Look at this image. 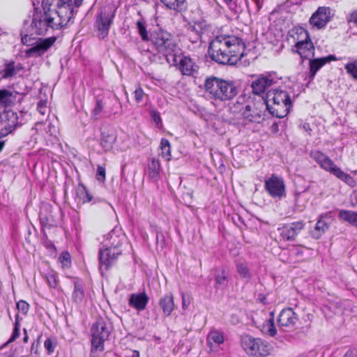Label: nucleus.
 <instances>
[{
    "label": "nucleus",
    "mask_w": 357,
    "mask_h": 357,
    "mask_svg": "<svg viewBox=\"0 0 357 357\" xmlns=\"http://www.w3.org/2000/svg\"><path fill=\"white\" fill-rule=\"evenodd\" d=\"M17 308L25 314L29 311V305L26 301L21 300L17 303Z\"/></svg>",
    "instance_id": "45"
},
{
    "label": "nucleus",
    "mask_w": 357,
    "mask_h": 357,
    "mask_svg": "<svg viewBox=\"0 0 357 357\" xmlns=\"http://www.w3.org/2000/svg\"><path fill=\"white\" fill-rule=\"evenodd\" d=\"M264 188L273 198L280 199L286 196L284 180L277 175L273 174L270 178L265 179Z\"/></svg>",
    "instance_id": "11"
},
{
    "label": "nucleus",
    "mask_w": 357,
    "mask_h": 357,
    "mask_svg": "<svg viewBox=\"0 0 357 357\" xmlns=\"http://www.w3.org/2000/svg\"><path fill=\"white\" fill-rule=\"evenodd\" d=\"M265 331L271 337H273L277 333V330L274 324L273 317L269 319L266 326H264Z\"/></svg>",
    "instance_id": "39"
},
{
    "label": "nucleus",
    "mask_w": 357,
    "mask_h": 357,
    "mask_svg": "<svg viewBox=\"0 0 357 357\" xmlns=\"http://www.w3.org/2000/svg\"><path fill=\"white\" fill-rule=\"evenodd\" d=\"M138 33L140 35L143 41H148L150 40L148 32L145 26V22L143 20H138L136 23Z\"/></svg>",
    "instance_id": "37"
},
{
    "label": "nucleus",
    "mask_w": 357,
    "mask_h": 357,
    "mask_svg": "<svg viewBox=\"0 0 357 357\" xmlns=\"http://www.w3.org/2000/svg\"><path fill=\"white\" fill-rule=\"evenodd\" d=\"M23 113L20 116L12 110H6L0 114V138L11 133L17 126H22Z\"/></svg>",
    "instance_id": "9"
},
{
    "label": "nucleus",
    "mask_w": 357,
    "mask_h": 357,
    "mask_svg": "<svg viewBox=\"0 0 357 357\" xmlns=\"http://www.w3.org/2000/svg\"><path fill=\"white\" fill-rule=\"evenodd\" d=\"M45 348L48 351L49 354H51L54 351V347L52 344V342L50 339H47L44 342Z\"/></svg>",
    "instance_id": "52"
},
{
    "label": "nucleus",
    "mask_w": 357,
    "mask_h": 357,
    "mask_svg": "<svg viewBox=\"0 0 357 357\" xmlns=\"http://www.w3.org/2000/svg\"><path fill=\"white\" fill-rule=\"evenodd\" d=\"M150 40L153 48L165 56L169 63V56L175 55L178 51L174 36L167 31L160 29L153 31L151 33Z\"/></svg>",
    "instance_id": "5"
},
{
    "label": "nucleus",
    "mask_w": 357,
    "mask_h": 357,
    "mask_svg": "<svg viewBox=\"0 0 357 357\" xmlns=\"http://www.w3.org/2000/svg\"><path fill=\"white\" fill-rule=\"evenodd\" d=\"M19 335H20V324L17 321H15L13 333L12 337L10 339L9 342L14 341L16 338H17L19 337Z\"/></svg>",
    "instance_id": "48"
},
{
    "label": "nucleus",
    "mask_w": 357,
    "mask_h": 357,
    "mask_svg": "<svg viewBox=\"0 0 357 357\" xmlns=\"http://www.w3.org/2000/svg\"><path fill=\"white\" fill-rule=\"evenodd\" d=\"M161 156L169 160L171 158V146L169 140L162 138L160 142Z\"/></svg>",
    "instance_id": "35"
},
{
    "label": "nucleus",
    "mask_w": 357,
    "mask_h": 357,
    "mask_svg": "<svg viewBox=\"0 0 357 357\" xmlns=\"http://www.w3.org/2000/svg\"><path fill=\"white\" fill-rule=\"evenodd\" d=\"M56 40V38L54 36L47 38H39L31 45V47L25 51L26 56L28 57H38L42 56L54 45Z\"/></svg>",
    "instance_id": "12"
},
{
    "label": "nucleus",
    "mask_w": 357,
    "mask_h": 357,
    "mask_svg": "<svg viewBox=\"0 0 357 357\" xmlns=\"http://www.w3.org/2000/svg\"><path fill=\"white\" fill-rule=\"evenodd\" d=\"M276 83L277 80L275 79L274 75H261L252 82L251 87L254 94L260 96Z\"/></svg>",
    "instance_id": "14"
},
{
    "label": "nucleus",
    "mask_w": 357,
    "mask_h": 357,
    "mask_svg": "<svg viewBox=\"0 0 357 357\" xmlns=\"http://www.w3.org/2000/svg\"><path fill=\"white\" fill-rule=\"evenodd\" d=\"M114 16L115 10L111 8H104L98 13L94 26L99 38L103 39L108 35Z\"/></svg>",
    "instance_id": "10"
},
{
    "label": "nucleus",
    "mask_w": 357,
    "mask_h": 357,
    "mask_svg": "<svg viewBox=\"0 0 357 357\" xmlns=\"http://www.w3.org/2000/svg\"><path fill=\"white\" fill-rule=\"evenodd\" d=\"M304 226L303 222L298 221L284 225L279 227L278 230L283 240L294 241Z\"/></svg>",
    "instance_id": "18"
},
{
    "label": "nucleus",
    "mask_w": 357,
    "mask_h": 357,
    "mask_svg": "<svg viewBox=\"0 0 357 357\" xmlns=\"http://www.w3.org/2000/svg\"><path fill=\"white\" fill-rule=\"evenodd\" d=\"M112 331V322L106 318L100 317L91 327L92 350L103 351L104 342L108 340Z\"/></svg>",
    "instance_id": "7"
},
{
    "label": "nucleus",
    "mask_w": 357,
    "mask_h": 357,
    "mask_svg": "<svg viewBox=\"0 0 357 357\" xmlns=\"http://www.w3.org/2000/svg\"><path fill=\"white\" fill-rule=\"evenodd\" d=\"M37 109H38V112H40L43 115H45L47 113V105H46V102L45 101H40L38 103V108Z\"/></svg>",
    "instance_id": "49"
},
{
    "label": "nucleus",
    "mask_w": 357,
    "mask_h": 357,
    "mask_svg": "<svg viewBox=\"0 0 357 357\" xmlns=\"http://www.w3.org/2000/svg\"><path fill=\"white\" fill-rule=\"evenodd\" d=\"M24 337L23 340H24V342H27L28 339H29V336H28V335L26 333V329H24Z\"/></svg>",
    "instance_id": "58"
},
{
    "label": "nucleus",
    "mask_w": 357,
    "mask_h": 357,
    "mask_svg": "<svg viewBox=\"0 0 357 357\" xmlns=\"http://www.w3.org/2000/svg\"><path fill=\"white\" fill-rule=\"evenodd\" d=\"M245 45L242 40L234 36H216L208 47V54L214 61L220 64H236L243 56Z\"/></svg>",
    "instance_id": "2"
},
{
    "label": "nucleus",
    "mask_w": 357,
    "mask_h": 357,
    "mask_svg": "<svg viewBox=\"0 0 357 357\" xmlns=\"http://www.w3.org/2000/svg\"><path fill=\"white\" fill-rule=\"evenodd\" d=\"M116 139L115 131L112 128H104L102 130L101 146L107 151L112 149Z\"/></svg>",
    "instance_id": "22"
},
{
    "label": "nucleus",
    "mask_w": 357,
    "mask_h": 357,
    "mask_svg": "<svg viewBox=\"0 0 357 357\" xmlns=\"http://www.w3.org/2000/svg\"><path fill=\"white\" fill-rule=\"evenodd\" d=\"M181 297H182V307L183 310H186L190 304V296L188 295H185L184 292L181 293Z\"/></svg>",
    "instance_id": "46"
},
{
    "label": "nucleus",
    "mask_w": 357,
    "mask_h": 357,
    "mask_svg": "<svg viewBox=\"0 0 357 357\" xmlns=\"http://www.w3.org/2000/svg\"><path fill=\"white\" fill-rule=\"evenodd\" d=\"M301 34L304 35L305 39L296 43V52L302 59H309L314 55V47L306 31L301 30Z\"/></svg>",
    "instance_id": "15"
},
{
    "label": "nucleus",
    "mask_w": 357,
    "mask_h": 357,
    "mask_svg": "<svg viewBox=\"0 0 357 357\" xmlns=\"http://www.w3.org/2000/svg\"><path fill=\"white\" fill-rule=\"evenodd\" d=\"M299 357H307V356H305V355H302V356H299Z\"/></svg>",
    "instance_id": "62"
},
{
    "label": "nucleus",
    "mask_w": 357,
    "mask_h": 357,
    "mask_svg": "<svg viewBox=\"0 0 357 357\" xmlns=\"http://www.w3.org/2000/svg\"><path fill=\"white\" fill-rule=\"evenodd\" d=\"M241 344L246 353L257 357L267 356L271 351V346L268 342L250 335L242 337Z\"/></svg>",
    "instance_id": "8"
},
{
    "label": "nucleus",
    "mask_w": 357,
    "mask_h": 357,
    "mask_svg": "<svg viewBox=\"0 0 357 357\" xmlns=\"http://www.w3.org/2000/svg\"><path fill=\"white\" fill-rule=\"evenodd\" d=\"M339 218L357 227V212L347 210H341Z\"/></svg>",
    "instance_id": "31"
},
{
    "label": "nucleus",
    "mask_w": 357,
    "mask_h": 357,
    "mask_svg": "<svg viewBox=\"0 0 357 357\" xmlns=\"http://www.w3.org/2000/svg\"><path fill=\"white\" fill-rule=\"evenodd\" d=\"M173 55L172 64L178 66L181 72L185 75H192L197 70V66L192 59L183 55Z\"/></svg>",
    "instance_id": "13"
},
{
    "label": "nucleus",
    "mask_w": 357,
    "mask_h": 357,
    "mask_svg": "<svg viewBox=\"0 0 357 357\" xmlns=\"http://www.w3.org/2000/svg\"><path fill=\"white\" fill-rule=\"evenodd\" d=\"M331 8L329 7H319L310 17V22L313 26L321 29L331 20Z\"/></svg>",
    "instance_id": "19"
},
{
    "label": "nucleus",
    "mask_w": 357,
    "mask_h": 357,
    "mask_svg": "<svg viewBox=\"0 0 357 357\" xmlns=\"http://www.w3.org/2000/svg\"><path fill=\"white\" fill-rule=\"evenodd\" d=\"M149 301L148 296L144 294H132L129 299V304L137 310L145 309Z\"/></svg>",
    "instance_id": "24"
},
{
    "label": "nucleus",
    "mask_w": 357,
    "mask_h": 357,
    "mask_svg": "<svg viewBox=\"0 0 357 357\" xmlns=\"http://www.w3.org/2000/svg\"><path fill=\"white\" fill-rule=\"evenodd\" d=\"M22 68V67L20 65L15 66V63L13 61L10 62L6 65L5 68L2 70V77H11L21 70Z\"/></svg>",
    "instance_id": "33"
},
{
    "label": "nucleus",
    "mask_w": 357,
    "mask_h": 357,
    "mask_svg": "<svg viewBox=\"0 0 357 357\" xmlns=\"http://www.w3.org/2000/svg\"><path fill=\"white\" fill-rule=\"evenodd\" d=\"M355 353L354 350L349 349L348 350L343 357H355Z\"/></svg>",
    "instance_id": "56"
},
{
    "label": "nucleus",
    "mask_w": 357,
    "mask_h": 357,
    "mask_svg": "<svg viewBox=\"0 0 357 357\" xmlns=\"http://www.w3.org/2000/svg\"><path fill=\"white\" fill-rule=\"evenodd\" d=\"M160 164L158 160L153 158L148 165L149 176L151 178L156 180L159 176Z\"/></svg>",
    "instance_id": "32"
},
{
    "label": "nucleus",
    "mask_w": 357,
    "mask_h": 357,
    "mask_svg": "<svg viewBox=\"0 0 357 357\" xmlns=\"http://www.w3.org/2000/svg\"><path fill=\"white\" fill-rule=\"evenodd\" d=\"M83 0H43V13L33 14L31 35H47L66 26Z\"/></svg>",
    "instance_id": "1"
},
{
    "label": "nucleus",
    "mask_w": 357,
    "mask_h": 357,
    "mask_svg": "<svg viewBox=\"0 0 357 357\" xmlns=\"http://www.w3.org/2000/svg\"><path fill=\"white\" fill-rule=\"evenodd\" d=\"M97 179L101 181H105V169L103 167L98 166L97 169Z\"/></svg>",
    "instance_id": "47"
},
{
    "label": "nucleus",
    "mask_w": 357,
    "mask_h": 357,
    "mask_svg": "<svg viewBox=\"0 0 357 357\" xmlns=\"http://www.w3.org/2000/svg\"><path fill=\"white\" fill-rule=\"evenodd\" d=\"M266 109L278 118H283L287 115L291 107L289 94L281 89L268 90L264 100Z\"/></svg>",
    "instance_id": "3"
},
{
    "label": "nucleus",
    "mask_w": 357,
    "mask_h": 357,
    "mask_svg": "<svg viewBox=\"0 0 357 357\" xmlns=\"http://www.w3.org/2000/svg\"><path fill=\"white\" fill-rule=\"evenodd\" d=\"M131 357H140L139 352L137 350L133 351Z\"/></svg>",
    "instance_id": "57"
},
{
    "label": "nucleus",
    "mask_w": 357,
    "mask_h": 357,
    "mask_svg": "<svg viewBox=\"0 0 357 357\" xmlns=\"http://www.w3.org/2000/svg\"><path fill=\"white\" fill-rule=\"evenodd\" d=\"M46 281L51 288L55 289L58 285L57 277L54 273H49L45 275Z\"/></svg>",
    "instance_id": "41"
},
{
    "label": "nucleus",
    "mask_w": 357,
    "mask_h": 357,
    "mask_svg": "<svg viewBox=\"0 0 357 357\" xmlns=\"http://www.w3.org/2000/svg\"><path fill=\"white\" fill-rule=\"evenodd\" d=\"M21 40L24 45H32L30 43L31 40V38L28 34H25V35L22 36Z\"/></svg>",
    "instance_id": "53"
},
{
    "label": "nucleus",
    "mask_w": 357,
    "mask_h": 357,
    "mask_svg": "<svg viewBox=\"0 0 357 357\" xmlns=\"http://www.w3.org/2000/svg\"><path fill=\"white\" fill-rule=\"evenodd\" d=\"M125 243L126 238L123 234L119 231L112 230L107 234L106 238L103 242V247L123 250Z\"/></svg>",
    "instance_id": "20"
},
{
    "label": "nucleus",
    "mask_w": 357,
    "mask_h": 357,
    "mask_svg": "<svg viewBox=\"0 0 357 357\" xmlns=\"http://www.w3.org/2000/svg\"><path fill=\"white\" fill-rule=\"evenodd\" d=\"M15 100L13 92L6 89H0V108L12 105Z\"/></svg>",
    "instance_id": "28"
},
{
    "label": "nucleus",
    "mask_w": 357,
    "mask_h": 357,
    "mask_svg": "<svg viewBox=\"0 0 357 357\" xmlns=\"http://www.w3.org/2000/svg\"><path fill=\"white\" fill-rule=\"evenodd\" d=\"M237 270L238 273L241 275V277L245 278H249L250 274L248 267L244 264H238L237 266Z\"/></svg>",
    "instance_id": "43"
},
{
    "label": "nucleus",
    "mask_w": 357,
    "mask_h": 357,
    "mask_svg": "<svg viewBox=\"0 0 357 357\" xmlns=\"http://www.w3.org/2000/svg\"><path fill=\"white\" fill-rule=\"evenodd\" d=\"M298 316L291 307L283 309L278 318L280 326L293 330L297 327Z\"/></svg>",
    "instance_id": "17"
},
{
    "label": "nucleus",
    "mask_w": 357,
    "mask_h": 357,
    "mask_svg": "<svg viewBox=\"0 0 357 357\" xmlns=\"http://www.w3.org/2000/svg\"><path fill=\"white\" fill-rule=\"evenodd\" d=\"M123 250L104 248L99 250V261L100 267L105 266L107 269L116 262L118 257L122 255Z\"/></svg>",
    "instance_id": "16"
},
{
    "label": "nucleus",
    "mask_w": 357,
    "mask_h": 357,
    "mask_svg": "<svg viewBox=\"0 0 357 357\" xmlns=\"http://www.w3.org/2000/svg\"><path fill=\"white\" fill-rule=\"evenodd\" d=\"M309 59L310 77L311 79H313L317 71L319 69H321V68H322L327 63L336 60V58L334 55H329L326 57L317 58L314 59H312L310 58Z\"/></svg>",
    "instance_id": "21"
},
{
    "label": "nucleus",
    "mask_w": 357,
    "mask_h": 357,
    "mask_svg": "<svg viewBox=\"0 0 357 357\" xmlns=\"http://www.w3.org/2000/svg\"><path fill=\"white\" fill-rule=\"evenodd\" d=\"M61 263L64 266H68L70 261V255L68 252H63L62 253L61 257H60Z\"/></svg>",
    "instance_id": "50"
},
{
    "label": "nucleus",
    "mask_w": 357,
    "mask_h": 357,
    "mask_svg": "<svg viewBox=\"0 0 357 357\" xmlns=\"http://www.w3.org/2000/svg\"><path fill=\"white\" fill-rule=\"evenodd\" d=\"M256 6L257 11H259L262 7V1L261 0H252Z\"/></svg>",
    "instance_id": "55"
},
{
    "label": "nucleus",
    "mask_w": 357,
    "mask_h": 357,
    "mask_svg": "<svg viewBox=\"0 0 357 357\" xmlns=\"http://www.w3.org/2000/svg\"><path fill=\"white\" fill-rule=\"evenodd\" d=\"M21 353H22V355H23V356H27L26 354H23V352H22V351Z\"/></svg>",
    "instance_id": "61"
},
{
    "label": "nucleus",
    "mask_w": 357,
    "mask_h": 357,
    "mask_svg": "<svg viewBox=\"0 0 357 357\" xmlns=\"http://www.w3.org/2000/svg\"><path fill=\"white\" fill-rule=\"evenodd\" d=\"M169 10L176 12L185 10L188 7L187 0H160Z\"/></svg>",
    "instance_id": "25"
},
{
    "label": "nucleus",
    "mask_w": 357,
    "mask_h": 357,
    "mask_svg": "<svg viewBox=\"0 0 357 357\" xmlns=\"http://www.w3.org/2000/svg\"><path fill=\"white\" fill-rule=\"evenodd\" d=\"M204 88L208 96L215 100H230L238 93L234 83L215 77L207 78L204 83Z\"/></svg>",
    "instance_id": "4"
},
{
    "label": "nucleus",
    "mask_w": 357,
    "mask_h": 357,
    "mask_svg": "<svg viewBox=\"0 0 357 357\" xmlns=\"http://www.w3.org/2000/svg\"><path fill=\"white\" fill-rule=\"evenodd\" d=\"M73 300L77 303H81L84 298V289L82 284L75 282L74 291L72 295Z\"/></svg>",
    "instance_id": "34"
},
{
    "label": "nucleus",
    "mask_w": 357,
    "mask_h": 357,
    "mask_svg": "<svg viewBox=\"0 0 357 357\" xmlns=\"http://www.w3.org/2000/svg\"><path fill=\"white\" fill-rule=\"evenodd\" d=\"M216 288H224L227 284V277L224 271L215 276Z\"/></svg>",
    "instance_id": "38"
},
{
    "label": "nucleus",
    "mask_w": 357,
    "mask_h": 357,
    "mask_svg": "<svg viewBox=\"0 0 357 357\" xmlns=\"http://www.w3.org/2000/svg\"><path fill=\"white\" fill-rule=\"evenodd\" d=\"M9 357H18L17 355H16L15 353L12 354L9 356Z\"/></svg>",
    "instance_id": "60"
},
{
    "label": "nucleus",
    "mask_w": 357,
    "mask_h": 357,
    "mask_svg": "<svg viewBox=\"0 0 357 357\" xmlns=\"http://www.w3.org/2000/svg\"><path fill=\"white\" fill-rule=\"evenodd\" d=\"M40 220L43 226L46 227H52L54 225L52 216L51 215H47L43 213H40Z\"/></svg>",
    "instance_id": "40"
},
{
    "label": "nucleus",
    "mask_w": 357,
    "mask_h": 357,
    "mask_svg": "<svg viewBox=\"0 0 357 357\" xmlns=\"http://www.w3.org/2000/svg\"><path fill=\"white\" fill-rule=\"evenodd\" d=\"M348 23H354L357 25V10L351 13L347 17Z\"/></svg>",
    "instance_id": "51"
},
{
    "label": "nucleus",
    "mask_w": 357,
    "mask_h": 357,
    "mask_svg": "<svg viewBox=\"0 0 357 357\" xmlns=\"http://www.w3.org/2000/svg\"><path fill=\"white\" fill-rule=\"evenodd\" d=\"M103 109V103L101 100L97 99L96 102V106L92 112V117L94 119H98V116L100 114Z\"/></svg>",
    "instance_id": "42"
},
{
    "label": "nucleus",
    "mask_w": 357,
    "mask_h": 357,
    "mask_svg": "<svg viewBox=\"0 0 357 357\" xmlns=\"http://www.w3.org/2000/svg\"><path fill=\"white\" fill-rule=\"evenodd\" d=\"M76 199L78 203L84 204L91 202L92 196L88 192L86 188L81 184L76 189Z\"/></svg>",
    "instance_id": "29"
},
{
    "label": "nucleus",
    "mask_w": 357,
    "mask_h": 357,
    "mask_svg": "<svg viewBox=\"0 0 357 357\" xmlns=\"http://www.w3.org/2000/svg\"><path fill=\"white\" fill-rule=\"evenodd\" d=\"M224 342L223 335L218 331H211L207 336V344L212 350L213 344L219 345Z\"/></svg>",
    "instance_id": "30"
},
{
    "label": "nucleus",
    "mask_w": 357,
    "mask_h": 357,
    "mask_svg": "<svg viewBox=\"0 0 357 357\" xmlns=\"http://www.w3.org/2000/svg\"><path fill=\"white\" fill-rule=\"evenodd\" d=\"M310 156L322 169L331 173L337 178L344 181L350 187L356 186V181L352 176L344 172L326 154L321 151H315L310 153Z\"/></svg>",
    "instance_id": "6"
},
{
    "label": "nucleus",
    "mask_w": 357,
    "mask_h": 357,
    "mask_svg": "<svg viewBox=\"0 0 357 357\" xmlns=\"http://www.w3.org/2000/svg\"><path fill=\"white\" fill-rule=\"evenodd\" d=\"M344 69L354 80H357V59H353L346 63Z\"/></svg>",
    "instance_id": "36"
},
{
    "label": "nucleus",
    "mask_w": 357,
    "mask_h": 357,
    "mask_svg": "<svg viewBox=\"0 0 357 357\" xmlns=\"http://www.w3.org/2000/svg\"><path fill=\"white\" fill-rule=\"evenodd\" d=\"M224 1H225L227 5H229V4L232 2V0H224Z\"/></svg>",
    "instance_id": "59"
},
{
    "label": "nucleus",
    "mask_w": 357,
    "mask_h": 357,
    "mask_svg": "<svg viewBox=\"0 0 357 357\" xmlns=\"http://www.w3.org/2000/svg\"><path fill=\"white\" fill-rule=\"evenodd\" d=\"M328 216V213H322L319 215L318 220L316 223L314 230L312 231L311 235L314 238L319 239L326 233L330 227L329 224L324 221V218Z\"/></svg>",
    "instance_id": "23"
},
{
    "label": "nucleus",
    "mask_w": 357,
    "mask_h": 357,
    "mask_svg": "<svg viewBox=\"0 0 357 357\" xmlns=\"http://www.w3.org/2000/svg\"><path fill=\"white\" fill-rule=\"evenodd\" d=\"M135 99L137 102H141L144 96V92L140 86H138L134 91Z\"/></svg>",
    "instance_id": "44"
},
{
    "label": "nucleus",
    "mask_w": 357,
    "mask_h": 357,
    "mask_svg": "<svg viewBox=\"0 0 357 357\" xmlns=\"http://www.w3.org/2000/svg\"><path fill=\"white\" fill-rule=\"evenodd\" d=\"M159 304L162 309L163 313L167 316H169L174 308L172 294L165 295L160 298Z\"/></svg>",
    "instance_id": "26"
},
{
    "label": "nucleus",
    "mask_w": 357,
    "mask_h": 357,
    "mask_svg": "<svg viewBox=\"0 0 357 357\" xmlns=\"http://www.w3.org/2000/svg\"><path fill=\"white\" fill-rule=\"evenodd\" d=\"M242 115L244 119L253 123H259L263 119L261 112L252 109L250 105H247L245 107V109L243 112Z\"/></svg>",
    "instance_id": "27"
},
{
    "label": "nucleus",
    "mask_w": 357,
    "mask_h": 357,
    "mask_svg": "<svg viewBox=\"0 0 357 357\" xmlns=\"http://www.w3.org/2000/svg\"><path fill=\"white\" fill-rule=\"evenodd\" d=\"M151 116H152V118H153V121L157 124H159L160 123H161V118H160V114L158 112H155V111H152L151 112Z\"/></svg>",
    "instance_id": "54"
}]
</instances>
